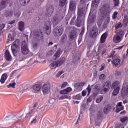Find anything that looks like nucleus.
<instances>
[{
    "label": "nucleus",
    "instance_id": "1",
    "mask_svg": "<svg viewBox=\"0 0 128 128\" xmlns=\"http://www.w3.org/2000/svg\"><path fill=\"white\" fill-rule=\"evenodd\" d=\"M24 118H26V116H24V114L20 116L12 115L6 116L5 117V120H10L12 122L16 124V122H18L23 120Z\"/></svg>",
    "mask_w": 128,
    "mask_h": 128
},
{
    "label": "nucleus",
    "instance_id": "2",
    "mask_svg": "<svg viewBox=\"0 0 128 128\" xmlns=\"http://www.w3.org/2000/svg\"><path fill=\"white\" fill-rule=\"evenodd\" d=\"M124 32L122 30H119L116 35L114 36L113 40L114 42L118 44L122 40V38L124 34Z\"/></svg>",
    "mask_w": 128,
    "mask_h": 128
},
{
    "label": "nucleus",
    "instance_id": "3",
    "mask_svg": "<svg viewBox=\"0 0 128 128\" xmlns=\"http://www.w3.org/2000/svg\"><path fill=\"white\" fill-rule=\"evenodd\" d=\"M64 32V29L62 26H56L54 28L53 34L55 36H60Z\"/></svg>",
    "mask_w": 128,
    "mask_h": 128
},
{
    "label": "nucleus",
    "instance_id": "4",
    "mask_svg": "<svg viewBox=\"0 0 128 128\" xmlns=\"http://www.w3.org/2000/svg\"><path fill=\"white\" fill-rule=\"evenodd\" d=\"M50 22L47 21L46 22L43 27V30L45 34L48 35L50 34Z\"/></svg>",
    "mask_w": 128,
    "mask_h": 128
},
{
    "label": "nucleus",
    "instance_id": "5",
    "mask_svg": "<svg viewBox=\"0 0 128 128\" xmlns=\"http://www.w3.org/2000/svg\"><path fill=\"white\" fill-rule=\"evenodd\" d=\"M110 88V82H106L103 86H101V94H104L108 91Z\"/></svg>",
    "mask_w": 128,
    "mask_h": 128
},
{
    "label": "nucleus",
    "instance_id": "6",
    "mask_svg": "<svg viewBox=\"0 0 128 128\" xmlns=\"http://www.w3.org/2000/svg\"><path fill=\"white\" fill-rule=\"evenodd\" d=\"M21 52L23 54H28V48L26 41H22V42Z\"/></svg>",
    "mask_w": 128,
    "mask_h": 128
},
{
    "label": "nucleus",
    "instance_id": "7",
    "mask_svg": "<svg viewBox=\"0 0 128 128\" xmlns=\"http://www.w3.org/2000/svg\"><path fill=\"white\" fill-rule=\"evenodd\" d=\"M54 7L52 5H50L48 6L46 8V10L45 11V14L48 16H50L52 13L54 12Z\"/></svg>",
    "mask_w": 128,
    "mask_h": 128
},
{
    "label": "nucleus",
    "instance_id": "8",
    "mask_svg": "<svg viewBox=\"0 0 128 128\" xmlns=\"http://www.w3.org/2000/svg\"><path fill=\"white\" fill-rule=\"evenodd\" d=\"M34 38H36L37 40H40L44 35L42 34V32L40 30L38 31H35L33 32Z\"/></svg>",
    "mask_w": 128,
    "mask_h": 128
},
{
    "label": "nucleus",
    "instance_id": "9",
    "mask_svg": "<svg viewBox=\"0 0 128 128\" xmlns=\"http://www.w3.org/2000/svg\"><path fill=\"white\" fill-rule=\"evenodd\" d=\"M98 29L96 27H93L90 30V36H92L94 38L98 36Z\"/></svg>",
    "mask_w": 128,
    "mask_h": 128
},
{
    "label": "nucleus",
    "instance_id": "10",
    "mask_svg": "<svg viewBox=\"0 0 128 128\" xmlns=\"http://www.w3.org/2000/svg\"><path fill=\"white\" fill-rule=\"evenodd\" d=\"M100 12L102 14H107L110 12V6L108 4H104L100 8Z\"/></svg>",
    "mask_w": 128,
    "mask_h": 128
},
{
    "label": "nucleus",
    "instance_id": "11",
    "mask_svg": "<svg viewBox=\"0 0 128 128\" xmlns=\"http://www.w3.org/2000/svg\"><path fill=\"white\" fill-rule=\"evenodd\" d=\"M34 112H35L36 114V116L37 114H40V112H43L44 110V108H42V106H40L38 108H36V104L34 106Z\"/></svg>",
    "mask_w": 128,
    "mask_h": 128
},
{
    "label": "nucleus",
    "instance_id": "12",
    "mask_svg": "<svg viewBox=\"0 0 128 128\" xmlns=\"http://www.w3.org/2000/svg\"><path fill=\"white\" fill-rule=\"evenodd\" d=\"M10 4V0H3L0 2V10H2L8 6V4Z\"/></svg>",
    "mask_w": 128,
    "mask_h": 128
},
{
    "label": "nucleus",
    "instance_id": "13",
    "mask_svg": "<svg viewBox=\"0 0 128 128\" xmlns=\"http://www.w3.org/2000/svg\"><path fill=\"white\" fill-rule=\"evenodd\" d=\"M85 84H86V82H78L77 84H76L74 85V88L77 90H78V92H80V90H82V86H84Z\"/></svg>",
    "mask_w": 128,
    "mask_h": 128
},
{
    "label": "nucleus",
    "instance_id": "14",
    "mask_svg": "<svg viewBox=\"0 0 128 128\" xmlns=\"http://www.w3.org/2000/svg\"><path fill=\"white\" fill-rule=\"evenodd\" d=\"M31 90L33 92L36 94L40 90V86L38 84H34L31 86Z\"/></svg>",
    "mask_w": 128,
    "mask_h": 128
},
{
    "label": "nucleus",
    "instance_id": "15",
    "mask_svg": "<svg viewBox=\"0 0 128 128\" xmlns=\"http://www.w3.org/2000/svg\"><path fill=\"white\" fill-rule=\"evenodd\" d=\"M50 88L48 84H44L42 87V92H43L44 94H48V92H50Z\"/></svg>",
    "mask_w": 128,
    "mask_h": 128
},
{
    "label": "nucleus",
    "instance_id": "16",
    "mask_svg": "<svg viewBox=\"0 0 128 128\" xmlns=\"http://www.w3.org/2000/svg\"><path fill=\"white\" fill-rule=\"evenodd\" d=\"M5 58H6V60L8 62H10L12 60V55H10V53L8 50H6L4 53Z\"/></svg>",
    "mask_w": 128,
    "mask_h": 128
},
{
    "label": "nucleus",
    "instance_id": "17",
    "mask_svg": "<svg viewBox=\"0 0 128 128\" xmlns=\"http://www.w3.org/2000/svg\"><path fill=\"white\" fill-rule=\"evenodd\" d=\"M124 107L122 106V102H119L117 104L116 106V110L117 112H120V110H124Z\"/></svg>",
    "mask_w": 128,
    "mask_h": 128
},
{
    "label": "nucleus",
    "instance_id": "18",
    "mask_svg": "<svg viewBox=\"0 0 128 128\" xmlns=\"http://www.w3.org/2000/svg\"><path fill=\"white\" fill-rule=\"evenodd\" d=\"M57 62V64L58 66H60L62 64H64L66 62V58L61 57L58 60L56 61Z\"/></svg>",
    "mask_w": 128,
    "mask_h": 128
},
{
    "label": "nucleus",
    "instance_id": "19",
    "mask_svg": "<svg viewBox=\"0 0 128 128\" xmlns=\"http://www.w3.org/2000/svg\"><path fill=\"white\" fill-rule=\"evenodd\" d=\"M20 40H16L12 44V48H16L20 46Z\"/></svg>",
    "mask_w": 128,
    "mask_h": 128
},
{
    "label": "nucleus",
    "instance_id": "20",
    "mask_svg": "<svg viewBox=\"0 0 128 128\" xmlns=\"http://www.w3.org/2000/svg\"><path fill=\"white\" fill-rule=\"evenodd\" d=\"M72 92V88L68 87L66 89L61 90L60 92V94H68V92Z\"/></svg>",
    "mask_w": 128,
    "mask_h": 128
},
{
    "label": "nucleus",
    "instance_id": "21",
    "mask_svg": "<svg viewBox=\"0 0 128 128\" xmlns=\"http://www.w3.org/2000/svg\"><path fill=\"white\" fill-rule=\"evenodd\" d=\"M18 29L20 32H23V30H24V22L22 21L18 22Z\"/></svg>",
    "mask_w": 128,
    "mask_h": 128
},
{
    "label": "nucleus",
    "instance_id": "22",
    "mask_svg": "<svg viewBox=\"0 0 128 128\" xmlns=\"http://www.w3.org/2000/svg\"><path fill=\"white\" fill-rule=\"evenodd\" d=\"M8 76V74H6V73L2 75L0 80V82H1V84H4V82H6V80Z\"/></svg>",
    "mask_w": 128,
    "mask_h": 128
},
{
    "label": "nucleus",
    "instance_id": "23",
    "mask_svg": "<svg viewBox=\"0 0 128 128\" xmlns=\"http://www.w3.org/2000/svg\"><path fill=\"white\" fill-rule=\"evenodd\" d=\"M84 16V9L82 8H78V18H80Z\"/></svg>",
    "mask_w": 128,
    "mask_h": 128
},
{
    "label": "nucleus",
    "instance_id": "24",
    "mask_svg": "<svg viewBox=\"0 0 128 128\" xmlns=\"http://www.w3.org/2000/svg\"><path fill=\"white\" fill-rule=\"evenodd\" d=\"M106 38H108V34H106V32H104L101 36V38L100 39V42H102V44H104V42H106Z\"/></svg>",
    "mask_w": 128,
    "mask_h": 128
},
{
    "label": "nucleus",
    "instance_id": "25",
    "mask_svg": "<svg viewBox=\"0 0 128 128\" xmlns=\"http://www.w3.org/2000/svg\"><path fill=\"white\" fill-rule=\"evenodd\" d=\"M112 64L114 66H118L120 64V58L114 59L113 60Z\"/></svg>",
    "mask_w": 128,
    "mask_h": 128
},
{
    "label": "nucleus",
    "instance_id": "26",
    "mask_svg": "<svg viewBox=\"0 0 128 128\" xmlns=\"http://www.w3.org/2000/svg\"><path fill=\"white\" fill-rule=\"evenodd\" d=\"M52 22L54 26H56L60 22V19L57 16H54L52 19Z\"/></svg>",
    "mask_w": 128,
    "mask_h": 128
},
{
    "label": "nucleus",
    "instance_id": "27",
    "mask_svg": "<svg viewBox=\"0 0 128 128\" xmlns=\"http://www.w3.org/2000/svg\"><path fill=\"white\" fill-rule=\"evenodd\" d=\"M4 16L6 18H12L14 16V11L12 10L7 11L5 12Z\"/></svg>",
    "mask_w": 128,
    "mask_h": 128
},
{
    "label": "nucleus",
    "instance_id": "28",
    "mask_svg": "<svg viewBox=\"0 0 128 128\" xmlns=\"http://www.w3.org/2000/svg\"><path fill=\"white\" fill-rule=\"evenodd\" d=\"M120 88V82L118 81L114 82L112 85V88Z\"/></svg>",
    "mask_w": 128,
    "mask_h": 128
},
{
    "label": "nucleus",
    "instance_id": "29",
    "mask_svg": "<svg viewBox=\"0 0 128 128\" xmlns=\"http://www.w3.org/2000/svg\"><path fill=\"white\" fill-rule=\"evenodd\" d=\"M88 18L90 22H96V15H92V14L90 13Z\"/></svg>",
    "mask_w": 128,
    "mask_h": 128
},
{
    "label": "nucleus",
    "instance_id": "30",
    "mask_svg": "<svg viewBox=\"0 0 128 128\" xmlns=\"http://www.w3.org/2000/svg\"><path fill=\"white\" fill-rule=\"evenodd\" d=\"M30 2V0H20V4L22 6H24L28 4Z\"/></svg>",
    "mask_w": 128,
    "mask_h": 128
},
{
    "label": "nucleus",
    "instance_id": "31",
    "mask_svg": "<svg viewBox=\"0 0 128 128\" xmlns=\"http://www.w3.org/2000/svg\"><path fill=\"white\" fill-rule=\"evenodd\" d=\"M20 14H22V11L20 9H18L14 12V16L17 18H18L20 16Z\"/></svg>",
    "mask_w": 128,
    "mask_h": 128
},
{
    "label": "nucleus",
    "instance_id": "32",
    "mask_svg": "<svg viewBox=\"0 0 128 128\" xmlns=\"http://www.w3.org/2000/svg\"><path fill=\"white\" fill-rule=\"evenodd\" d=\"M68 4V0H59V6L62 8H64L66 4Z\"/></svg>",
    "mask_w": 128,
    "mask_h": 128
},
{
    "label": "nucleus",
    "instance_id": "33",
    "mask_svg": "<svg viewBox=\"0 0 128 128\" xmlns=\"http://www.w3.org/2000/svg\"><path fill=\"white\" fill-rule=\"evenodd\" d=\"M62 53V50H60V48H58L56 54H54V56H56V58H59Z\"/></svg>",
    "mask_w": 128,
    "mask_h": 128
},
{
    "label": "nucleus",
    "instance_id": "34",
    "mask_svg": "<svg viewBox=\"0 0 128 128\" xmlns=\"http://www.w3.org/2000/svg\"><path fill=\"white\" fill-rule=\"evenodd\" d=\"M70 38L72 40L76 38V34L74 32H70L69 34Z\"/></svg>",
    "mask_w": 128,
    "mask_h": 128
},
{
    "label": "nucleus",
    "instance_id": "35",
    "mask_svg": "<svg viewBox=\"0 0 128 128\" xmlns=\"http://www.w3.org/2000/svg\"><path fill=\"white\" fill-rule=\"evenodd\" d=\"M56 66H58V62L56 61L54 62L50 65V68H56Z\"/></svg>",
    "mask_w": 128,
    "mask_h": 128
},
{
    "label": "nucleus",
    "instance_id": "36",
    "mask_svg": "<svg viewBox=\"0 0 128 128\" xmlns=\"http://www.w3.org/2000/svg\"><path fill=\"white\" fill-rule=\"evenodd\" d=\"M120 88H116L112 93V96H117V94H118V92H120Z\"/></svg>",
    "mask_w": 128,
    "mask_h": 128
},
{
    "label": "nucleus",
    "instance_id": "37",
    "mask_svg": "<svg viewBox=\"0 0 128 128\" xmlns=\"http://www.w3.org/2000/svg\"><path fill=\"white\" fill-rule=\"evenodd\" d=\"M123 24H124L125 26L128 25V16H124Z\"/></svg>",
    "mask_w": 128,
    "mask_h": 128
},
{
    "label": "nucleus",
    "instance_id": "38",
    "mask_svg": "<svg viewBox=\"0 0 128 128\" xmlns=\"http://www.w3.org/2000/svg\"><path fill=\"white\" fill-rule=\"evenodd\" d=\"M102 100H104V96H100L96 99V104H100V102H102Z\"/></svg>",
    "mask_w": 128,
    "mask_h": 128
},
{
    "label": "nucleus",
    "instance_id": "39",
    "mask_svg": "<svg viewBox=\"0 0 128 128\" xmlns=\"http://www.w3.org/2000/svg\"><path fill=\"white\" fill-rule=\"evenodd\" d=\"M33 114H36V112L34 110V108L29 111L28 113L26 114L27 116H32Z\"/></svg>",
    "mask_w": 128,
    "mask_h": 128
},
{
    "label": "nucleus",
    "instance_id": "40",
    "mask_svg": "<svg viewBox=\"0 0 128 128\" xmlns=\"http://www.w3.org/2000/svg\"><path fill=\"white\" fill-rule=\"evenodd\" d=\"M76 8L75 5H69V12H74Z\"/></svg>",
    "mask_w": 128,
    "mask_h": 128
},
{
    "label": "nucleus",
    "instance_id": "41",
    "mask_svg": "<svg viewBox=\"0 0 128 128\" xmlns=\"http://www.w3.org/2000/svg\"><path fill=\"white\" fill-rule=\"evenodd\" d=\"M76 26L78 28H80V26H82V21H80V18H77L76 19Z\"/></svg>",
    "mask_w": 128,
    "mask_h": 128
},
{
    "label": "nucleus",
    "instance_id": "42",
    "mask_svg": "<svg viewBox=\"0 0 128 128\" xmlns=\"http://www.w3.org/2000/svg\"><path fill=\"white\" fill-rule=\"evenodd\" d=\"M94 88L97 90L98 92H100L102 93V86H100V84H96L94 86Z\"/></svg>",
    "mask_w": 128,
    "mask_h": 128
},
{
    "label": "nucleus",
    "instance_id": "43",
    "mask_svg": "<svg viewBox=\"0 0 128 128\" xmlns=\"http://www.w3.org/2000/svg\"><path fill=\"white\" fill-rule=\"evenodd\" d=\"M16 48L11 47L12 52L14 56H16V54H18V51L16 50Z\"/></svg>",
    "mask_w": 128,
    "mask_h": 128
},
{
    "label": "nucleus",
    "instance_id": "44",
    "mask_svg": "<svg viewBox=\"0 0 128 128\" xmlns=\"http://www.w3.org/2000/svg\"><path fill=\"white\" fill-rule=\"evenodd\" d=\"M110 107H108V106H106L104 110V114H108V112H110Z\"/></svg>",
    "mask_w": 128,
    "mask_h": 128
},
{
    "label": "nucleus",
    "instance_id": "45",
    "mask_svg": "<svg viewBox=\"0 0 128 128\" xmlns=\"http://www.w3.org/2000/svg\"><path fill=\"white\" fill-rule=\"evenodd\" d=\"M16 86V82L10 83L7 86V88H14V87Z\"/></svg>",
    "mask_w": 128,
    "mask_h": 128
},
{
    "label": "nucleus",
    "instance_id": "46",
    "mask_svg": "<svg viewBox=\"0 0 128 128\" xmlns=\"http://www.w3.org/2000/svg\"><path fill=\"white\" fill-rule=\"evenodd\" d=\"M102 116V112H98L97 114V118H98V120H100Z\"/></svg>",
    "mask_w": 128,
    "mask_h": 128
},
{
    "label": "nucleus",
    "instance_id": "47",
    "mask_svg": "<svg viewBox=\"0 0 128 128\" xmlns=\"http://www.w3.org/2000/svg\"><path fill=\"white\" fill-rule=\"evenodd\" d=\"M94 100V96H90L88 99H87V104H90V102H92V100Z\"/></svg>",
    "mask_w": 128,
    "mask_h": 128
},
{
    "label": "nucleus",
    "instance_id": "48",
    "mask_svg": "<svg viewBox=\"0 0 128 128\" xmlns=\"http://www.w3.org/2000/svg\"><path fill=\"white\" fill-rule=\"evenodd\" d=\"M100 4V0H92V4H94V6H97Z\"/></svg>",
    "mask_w": 128,
    "mask_h": 128
},
{
    "label": "nucleus",
    "instance_id": "49",
    "mask_svg": "<svg viewBox=\"0 0 128 128\" xmlns=\"http://www.w3.org/2000/svg\"><path fill=\"white\" fill-rule=\"evenodd\" d=\"M76 0H70V6H76Z\"/></svg>",
    "mask_w": 128,
    "mask_h": 128
},
{
    "label": "nucleus",
    "instance_id": "50",
    "mask_svg": "<svg viewBox=\"0 0 128 128\" xmlns=\"http://www.w3.org/2000/svg\"><path fill=\"white\" fill-rule=\"evenodd\" d=\"M74 20H76V16H73L71 20V21L70 22V24H71V26H74Z\"/></svg>",
    "mask_w": 128,
    "mask_h": 128
},
{
    "label": "nucleus",
    "instance_id": "51",
    "mask_svg": "<svg viewBox=\"0 0 128 128\" xmlns=\"http://www.w3.org/2000/svg\"><path fill=\"white\" fill-rule=\"evenodd\" d=\"M16 36V32H14L13 36H12V34H9L8 38H10L11 40H12V38H14V36Z\"/></svg>",
    "mask_w": 128,
    "mask_h": 128
},
{
    "label": "nucleus",
    "instance_id": "52",
    "mask_svg": "<svg viewBox=\"0 0 128 128\" xmlns=\"http://www.w3.org/2000/svg\"><path fill=\"white\" fill-rule=\"evenodd\" d=\"M128 117L124 116L122 118H120V120L122 122H126V120H128Z\"/></svg>",
    "mask_w": 128,
    "mask_h": 128
},
{
    "label": "nucleus",
    "instance_id": "53",
    "mask_svg": "<svg viewBox=\"0 0 128 128\" xmlns=\"http://www.w3.org/2000/svg\"><path fill=\"white\" fill-rule=\"evenodd\" d=\"M68 86V82H64L62 83V85L61 86V88H64L66 86Z\"/></svg>",
    "mask_w": 128,
    "mask_h": 128
},
{
    "label": "nucleus",
    "instance_id": "54",
    "mask_svg": "<svg viewBox=\"0 0 128 128\" xmlns=\"http://www.w3.org/2000/svg\"><path fill=\"white\" fill-rule=\"evenodd\" d=\"M116 16H118V12H114L112 15V19L114 20V18H116Z\"/></svg>",
    "mask_w": 128,
    "mask_h": 128
},
{
    "label": "nucleus",
    "instance_id": "55",
    "mask_svg": "<svg viewBox=\"0 0 128 128\" xmlns=\"http://www.w3.org/2000/svg\"><path fill=\"white\" fill-rule=\"evenodd\" d=\"M122 23H118L115 26L116 30H118V28H120L122 27Z\"/></svg>",
    "mask_w": 128,
    "mask_h": 128
},
{
    "label": "nucleus",
    "instance_id": "56",
    "mask_svg": "<svg viewBox=\"0 0 128 128\" xmlns=\"http://www.w3.org/2000/svg\"><path fill=\"white\" fill-rule=\"evenodd\" d=\"M76 100H82V95L78 94L75 96Z\"/></svg>",
    "mask_w": 128,
    "mask_h": 128
},
{
    "label": "nucleus",
    "instance_id": "57",
    "mask_svg": "<svg viewBox=\"0 0 128 128\" xmlns=\"http://www.w3.org/2000/svg\"><path fill=\"white\" fill-rule=\"evenodd\" d=\"M55 102H56V99L54 98H51L49 100V103L50 104H54Z\"/></svg>",
    "mask_w": 128,
    "mask_h": 128
},
{
    "label": "nucleus",
    "instance_id": "58",
    "mask_svg": "<svg viewBox=\"0 0 128 128\" xmlns=\"http://www.w3.org/2000/svg\"><path fill=\"white\" fill-rule=\"evenodd\" d=\"M114 6H118V4H120V0H114Z\"/></svg>",
    "mask_w": 128,
    "mask_h": 128
},
{
    "label": "nucleus",
    "instance_id": "59",
    "mask_svg": "<svg viewBox=\"0 0 128 128\" xmlns=\"http://www.w3.org/2000/svg\"><path fill=\"white\" fill-rule=\"evenodd\" d=\"M63 72L62 71L59 72L56 75V78H60Z\"/></svg>",
    "mask_w": 128,
    "mask_h": 128
},
{
    "label": "nucleus",
    "instance_id": "60",
    "mask_svg": "<svg viewBox=\"0 0 128 128\" xmlns=\"http://www.w3.org/2000/svg\"><path fill=\"white\" fill-rule=\"evenodd\" d=\"M105 66H106V65H104V64H102V65H101V68H100V72H102V70H104Z\"/></svg>",
    "mask_w": 128,
    "mask_h": 128
},
{
    "label": "nucleus",
    "instance_id": "61",
    "mask_svg": "<svg viewBox=\"0 0 128 128\" xmlns=\"http://www.w3.org/2000/svg\"><path fill=\"white\" fill-rule=\"evenodd\" d=\"M105 78H106V75H104V74H102L101 75H100L99 77L100 80H104Z\"/></svg>",
    "mask_w": 128,
    "mask_h": 128
},
{
    "label": "nucleus",
    "instance_id": "62",
    "mask_svg": "<svg viewBox=\"0 0 128 128\" xmlns=\"http://www.w3.org/2000/svg\"><path fill=\"white\" fill-rule=\"evenodd\" d=\"M38 43L34 44L32 45L33 48H34V50H36L38 48Z\"/></svg>",
    "mask_w": 128,
    "mask_h": 128
},
{
    "label": "nucleus",
    "instance_id": "63",
    "mask_svg": "<svg viewBox=\"0 0 128 128\" xmlns=\"http://www.w3.org/2000/svg\"><path fill=\"white\" fill-rule=\"evenodd\" d=\"M66 40V36H62L61 38L60 41L62 42H64V40Z\"/></svg>",
    "mask_w": 128,
    "mask_h": 128
},
{
    "label": "nucleus",
    "instance_id": "64",
    "mask_svg": "<svg viewBox=\"0 0 128 128\" xmlns=\"http://www.w3.org/2000/svg\"><path fill=\"white\" fill-rule=\"evenodd\" d=\"M6 26V24H1L0 25V30H2V29Z\"/></svg>",
    "mask_w": 128,
    "mask_h": 128
}]
</instances>
